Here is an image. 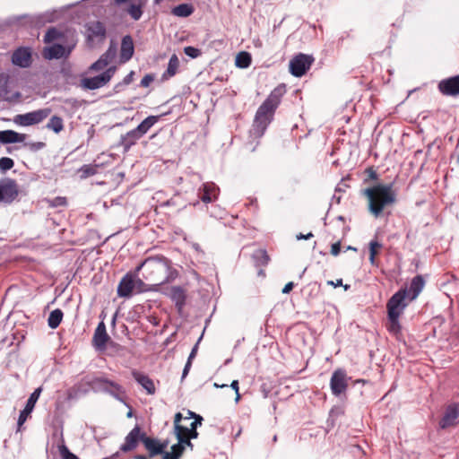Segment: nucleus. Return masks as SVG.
Returning <instances> with one entry per match:
<instances>
[{"label":"nucleus","mask_w":459,"mask_h":459,"mask_svg":"<svg viewBox=\"0 0 459 459\" xmlns=\"http://www.w3.org/2000/svg\"><path fill=\"white\" fill-rule=\"evenodd\" d=\"M175 435L177 437V439L179 440V437H190V430L189 428L182 426V425H177V428L174 429Z\"/></svg>","instance_id":"de8ad7c7"},{"label":"nucleus","mask_w":459,"mask_h":459,"mask_svg":"<svg viewBox=\"0 0 459 459\" xmlns=\"http://www.w3.org/2000/svg\"><path fill=\"white\" fill-rule=\"evenodd\" d=\"M57 449L62 459H79L74 454H73L65 443L63 434L60 435L59 441L57 443Z\"/></svg>","instance_id":"e433bc0d"},{"label":"nucleus","mask_w":459,"mask_h":459,"mask_svg":"<svg viewBox=\"0 0 459 459\" xmlns=\"http://www.w3.org/2000/svg\"><path fill=\"white\" fill-rule=\"evenodd\" d=\"M368 178L372 180H377L378 178L377 173L373 169H368Z\"/></svg>","instance_id":"680f3d73"},{"label":"nucleus","mask_w":459,"mask_h":459,"mask_svg":"<svg viewBox=\"0 0 459 459\" xmlns=\"http://www.w3.org/2000/svg\"><path fill=\"white\" fill-rule=\"evenodd\" d=\"M64 313L60 308H56L50 312L48 318V325L49 328L56 329L62 322Z\"/></svg>","instance_id":"72a5a7b5"},{"label":"nucleus","mask_w":459,"mask_h":459,"mask_svg":"<svg viewBox=\"0 0 459 459\" xmlns=\"http://www.w3.org/2000/svg\"><path fill=\"white\" fill-rule=\"evenodd\" d=\"M143 444L150 457H154L162 454V446L160 445V440L158 438L145 435L143 439Z\"/></svg>","instance_id":"393cba45"},{"label":"nucleus","mask_w":459,"mask_h":459,"mask_svg":"<svg viewBox=\"0 0 459 459\" xmlns=\"http://www.w3.org/2000/svg\"><path fill=\"white\" fill-rule=\"evenodd\" d=\"M191 366H192V362L186 361V363L184 367L183 372H182V377H181L182 379H184L188 375Z\"/></svg>","instance_id":"13d9d810"},{"label":"nucleus","mask_w":459,"mask_h":459,"mask_svg":"<svg viewBox=\"0 0 459 459\" xmlns=\"http://www.w3.org/2000/svg\"><path fill=\"white\" fill-rule=\"evenodd\" d=\"M41 392H42V387L39 386V387L36 388L30 394L29 399L27 400L24 409L20 411V414L18 417V421H17V431L22 430V425L27 420V418L30 416V414L32 412V411L35 407V404L39 398Z\"/></svg>","instance_id":"9d476101"},{"label":"nucleus","mask_w":459,"mask_h":459,"mask_svg":"<svg viewBox=\"0 0 459 459\" xmlns=\"http://www.w3.org/2000/svg\"><path fill=\"white\" fill-rule=\"evenodd\" d=\"M327 284H329V285H333V287L342 286V279H339V280H336V281H327Z\"/></svg>","instance_id":"0e129e2a"},{"label":"nucleus","mask_w":459,"mask_h":459,"mask_svg":"<svg viewBox=\"0 0 459 459\" xmlns=\"http://www.w3.org/2000/svg\"><path fill=\"white\" fill-rule=\"evenodd\" d=\"M88 39L92 40L94 39H103L106 36V28L100 22H94L87 26Z\"/></svg>","instance_id":"bb28decb"},{"label":"nucleus","mask_w":459,"mask_h":459,"mask_svg":"<svg viewBox=\"0 0 459 459\" xmlns=\"http://www.w3.org/2000/svg\"><path fill=\"white\" fill-rule=\"evenodd\" d=\"M140 139V135L135 133L134 129H132L126 134H121L119 142L117 143V146L122 147L123 152L126 153L134 145L137 143Z\"/></svg>","instance_id":"412c9836"},{"label":"nucleus","mask_w":459,"mask_h":459,"mask_svg":"<svg viewBox=\"0 0 459 459\" xmlns=\"http://www.w3.org/2000/svg\"><path fill=\"white\" fill-rule=\"evenodd\" d=\"M313 237V234L311 232L304 235L302 233L297 235V239L300 240V239H309L310 238Z\"/></svg>","instance_id":"e2e57ef3"},{"label":"nucleus","mask_w":459,"mask_h":459,"mask_svg":"<svg viewBox=\"0 0 459 459\" xmlns=\"http://www.w3.org/2000/svg\"><path fill=\"white\" fill-rule=\"evenodd\" d=\"M123 86H125V84L123 83V81L118 82L117 84L115 85V88H114L115 91L116 92L120 91Z\"/></svg>","instance_id":"774afa93"},{"label":"nucleus","mask_w":459,"mask_h":459,"mask_svg":"<svg viewBox=\"0 0 459 459\" xmlns=\"http://www.w3.org/2000/svg\"><path fill=\"white\" fill-rule=\"evenodd\" d=\"M51 113L49 108L37 109L25 114H19L13 117V122L22 126H30L45 120Z\"/></svg>","instance_id":"20e7f679"},{"label":"nucleus","mask_w":459,"mask_h":459,"mask_svg":"<svg viewBox=\"0 0 459 459\" xmlns=\"http://www.w3.org/2000/svg\"><path fill=\"white\" fill-rule=\"evenodd\" d=\"M406 298H408L406 288L400 289L396 291L387 301V314L401 316L408 305Z\"/></svg>","instance_id":"0eeeda50"},{"label":"nucleus","mask_w":459,"mask_h":459,"mask_svg":"<svg viewBox=\"0 0 459 459\" xmlns=\"http://www.w3.org/2000/svg\"><path fill=\"white\" fill-rule=\"evenodd\" d=\"M71 50V48H66L61 44H53L44 48L43 56L48 60L60 59L68 56Z\"/></svg>","instance_id":"a211bd4d"},{"label":"nucleus","mask_w":459,"mask_h":459,"mask_svg":"<svg viewBox=\"0 0 459 459\" xmlns=\"http://www.w3.org/2000/svg\"><path fill=\"white\" fill-rule=\"evenodd\" d=\"M185 452V447L178 441L171 446V451L164 453L163 459H178Z\"/></svg>","instance_id":"58836bf2"},{"label":"nucleus","mask_w":459,"mask_h":459,"mask_svg":"<svg viewBox=\"0 0 459 459\" xmlns=\"http://www.w3.org/2000/svg\"><path fill=\"white\" fill-rule=\"evenodd\" d=\"M426 281L422 275L418 274L414 276L410 283L409 290H407V297L410 301L418 298L425 286Z\"/></svg>","instance_id":"aec40b11"},{"label":"nucleus","mask_w":459,"mask_h":459,"mask_svg":"<svg viewBox=\"0 0 459 459\" xmlns=\"http://www.w3.org/2000/svg\"><path fill=\"white\" fill-rule=\"evenodd\" d=\"M116 48L112 46H110L105 53H103L100 57L104 59L105 62L108 65L112 60L116 57Z\"/></svg>","instance_id":"49530a36"},{"label":"nucleus","mask_w":459,"mask_h":459,"mask_svg":"<svg viewBox=\"0 0 459 459\" xmlns=\"http://www.w3.org/2000/svg\"><path fill=\"white\" fill-rule=\"evenodd\" d=\"M168 295L172 300V302L175 304L178 312L180 314L186 305V290L180 286H172Z\"/></svg>","instance_id":"6ab92c4d"},{"label":"nucleus","mask_w":459,"mask_h":459,"mask_svg":"<svg viewBox=\"0 0 459 459\" xmlns=\"http://www.w3.org/2000/svg\"><path fill=\"white\" fill-rule=\"evenodd\" d=\"M195 9L191 4H180L171 9L174 16L186 18L194 13Z\"/></svg>","instance_id":"2f4dec72"},{"label":"nucleus","mask_w":459,"mask_h":459,"mask_svg":"<svg viewBox=\"0 0 459 459\" xmlns=\"http://www.w3.org/2000/svg\"><path fill=\"white\" fill-rule=\"evenodd\" d=\"M111 380L105 377H90L86 376L82 378L80 382V385H86L88 388L84 390V392L89 389L92 390L95 393L102 392L108 387V384Z\"/></svg>","instance_id":"4468645a"},{"label":"nucleus","mask_w":459,"mask_h":459,"mask_svg":"<svg viewBox=\"0 0 459 459\" xmlns=\"http://www.w3.org/2000/svg\"><path fill=\"white\" fill-rule=\"evenodd\" d=\"M252 260L256 267L264 266L269 262V255L264 249H257L252 255Z\"/></svg>","instance_id":"473e14b6"},{"label":"nucleus","mask_w":459,"mask_h":459,"mask_svg":"<svg viewBox=\"0 0 459 459\" xmlns=\"http://www.w3.org/2000/svg\"><path fill=\"white\" fill-rule=\"evenodd\" d=\"M293 287L294 283L292 281H290L283 287L281 291L283 294H288L292 290Z\"/></svg>","instance_id":"bf43d9fd"},{"label":"nucleus","mask_w":459,"mask_h":459,"mask_svg":"<svg viewBox=\"0 0 459 459\" xmlns=\"http://www.w3.org/2000/svg\"><path fill=\"white\" fill-rule=\"evenodd\" d=\"M201 339H202V336L198 339L197 342L193 347V349L188 356L187 361L192 362L193 359L195 357L197 350H198V344H199V342L201 341Z\"/></svg>","instance_id":"6e6d98bb"},{"label":"nucleus","mask_w":459,"mask_h":459,"mask_svg":"<svg viewBox=\"0 0 459 459\" xmlns=\"http://www.w3.org/2000/svg\"><path fill=\"white\" fill-rule=\"evenodd\" d=\"M459 418V403L449 404L445 411V413L439 420V427L446 429L455 426L458 422Z\"/></svg>","instance_id":"ddd939ff"},{"label":"nucleus","mask_w":459,"mask_h":459,"mask_svg":"<svg viewBox=\"0 0 459 459\" xmlns=\"http://www.w3.org/2000/svg\"><path fill=\"white\" fill-rule=\"evenodd\" d=\"M230 387L235 390L236 394H238V380H233L232 383L230 384Z\"/></svg>","instance_id":"338daca9"},{"label":"nucleus","mask_w":459,"mask_h":459,"mask_svg":"<svg viewBox=\"0 0 459 459\" xmlns=\"http://www.w3.org/2000/svg\"><path fill=\"white\" fill-rule=\"evenodd\" d=\"M108 65L100 56L90 66L89 70L93 72H99L105 69Z\"/></svg>","instance_id":"09e8293b"},{"label":"nucleus","mask_w":459,"mask_h":459,"mask_svg":"<svg viewBox=\"0 0 459 459\" xmlns=\"http://www.w3.org/2000/svg\"><path fill=\"white\" fill-rule=\"evenodd\" d=\"M170 268L169 260L163 255L146 258L138 267L137 271L143 269V277L154 285H160L167 280V273Z\"/></svg>","instance_id":"7ed1b4c3"},{"label":"nucleus","mask_w":459,"mask_h":459,"mask_svg":"<svg viewBox=\"0 0 459 459\" xmlns=\"http://www.w3.org/2000/svg\"><path fill=\"white\" fill-rule=\"evenodd\" d=\"M63 33L58 30L57 29L52 27V28H49L45 36H44V42L46 43H51L56 39H60L63 38Z\"/></svg>","instance_id":"a19ab883"},{"label":"nucleus","mask_w":459,"mask_h":459,"mask_svg":"<svg viewBox=\"0 0 459 459\" xmlns=\"http://www.w3.org/2000/svg\"><path fill=\"white\" fill-rule=\"evenodd\" d=\"M128 13L134 21H138L143 14L141 5L132 4L128 8Z\"/></svg>","instance_id":"79ce46f5"},{"label":"nucleus","mask_w":459,"mask_h":459,"mask_svg":"<svg viewBox=\"0 0 459 459\" xmlns=\"http://www.w3.org/2000/svg\"><path fill=\"white\" fill-rule=\"evenodd\" d=\"M48 203L50 207L54 208L67 205V200L64 196H56L53 199L48 200Z\"/></svg>","instance_id":"a18cd8bd"},{"label":"nucleus","mask_w":459,"mask_h":459,"mask_svg":"<svg viewBox=\"0 0 459 459\" xmlns=\"http://www.w3.org/2000/svg\"><path fill=\"white\" fill-rule=\"evenodd\" d=\"M330 387L333 395L339 396L344 393L348 387L347 374L343 369H336L331 377Z\"/></svg>","instance_id":"9b49d317"},{"label":"nucleus","mask_w":459,"mask_h":459,"mask_svg":"<svg viewBox=\"0 0 459 459\" xmlns=\"http://www.w3.org/2000/svg\"><path fill=\"white\" fill-rule=\"evenodd\" d=\"M183 419V415L180 412H178L175 414L174 417V429L177 428V425H180L179 422Z\"/></svg>","instance_id":"052dcab7"},{"label":"nucleus","mask_w":459,"mask_h":459,"mask_svg":"<svg viewBox=\"0 0 459 459\" xmlns=\"http://www.w3.org/2000/svg\"><path fill=\"white\" fill-rule=\"evenodd\" d=\"M251 55L248 52L242 51L236 56L235 64L238 68H247L251 65Z\"/></svg>","instance_id":"ea45409f"},{"label":"nucleus","mask_w":459,"mask_h":459,"mask_svg":"<svg viewBox=\"0 0 459 459\" xmlns=\"http://www.w3.org/2000/svg\"><path fill=\"white\" fill-rule=\"evenodd\" d=\"M400 316L387 314L388 325L387 330L390 333L397 335L401 333V324L399 321Z\"/></svg>","instance_id":"c9c22d12"},{"label":"nucleus","mask_w":459,"mask_h":459,"mask_svg":"<svg viewBox=\"0 0 459 459\" xmlns=\"http://www.w3.org/2000/svg\"><path fill=\"white\" fill-rule=\"evenodd\" d=\"M153 80L154 76L151 74H147L141 80L140 85L144 88L149 87L150 84L153 82Z\"/></svg>","instance_id":"3c124183"},{"label":"nucleus","mask_w":459,"mask_h":459,"mask_svg":"<svg viewBox=\"0 0 459 459\" xmlns=\"http://www.w3.org/2000/svg\"><path fill=\"white\" fill-rule=\"evenodd\" d=\"M381 247H382V245L376 240H371L369 242V247H372L374 249L379 248Z\"/></svg>","instance_id":"69168bd1"},{"label":"nucleus","mask_w":459,"mask_h":459,"mask_svg":"<svg viewBox=\"0 0 459 459\" xmlns=\"http://www.w3.org/2000/svg\"><path fill=\"white\" fill-rule=\"evenodd\" d=\"M19 19H26L29 20V22L31 24H34L36 26L43 25L47 22H52L54 21V15L53 13H41L35 16H30V15H22L19 17Z\"/></svg>","instance_id":"c85d7f7f"},{"label":"nucleus","mask_w":459,"mask_h":459,"mask_svg":"<svg viewBox=\"0 0 459 459\" xmlns=\"http://www.w3.org/2000/svg\"><path fill=\"white\" fill-rule=\"evenodd\" d=\"M178 66H179V60H178L177 55L173 54L169 60L167 69L164 71V73L161 75L162 81H167V80L170 79L171 77H173L176 74Z\"/></svg>","instance_id":"c756f323"},{"label":"nucleus","mask_w":459,"mask_h":459,"mask_svg":"<svg viewBox=\"0 0 459 459\" xmlns=\"http://www.w3.org/2000/svg\"><path fill=\"white\" fill-rule=\"evenodd\" d=\"M134 71H131L128 74H126L124 79H123V83L125 85H128L130 84L133 80H134Z\"/></svg>","instance_id":"4d7b16f0"},{"label":"nucleus","mask_w":459,"mask_h":459,"mask_svg":"<svg viewBox=\"0 0 459 459\" xmlns=\"http://www.w3.org/2000/svg\"><path fill=\"white\" fill-rule=\"evenodd\" d=\"M160 118V116H149L144 118L135 128H134V130L142 138L157 122H159Z\"/></svg>","instance_id":"cd10ccee"},{"label":"nucleus","mask_w":459,"mask_h":459,"mask_svg":"<svg viewBox=\"0 0 459 459\" xmlns=\"http://www.w3.org/2000/svg\"><path fill=\"white\" fill-rule=\"evenodd\" d=\"M99 166L96 164H84L77 169L81 179H86L98 172Z\"/></svg>","instance_id":"f704fd0d"},{"label":"nucleus","mask_w":459,"mask_h":459,"mask_svg":"<svg viewBox=\"0 0 459 459\" xmlns=\"http://www.w3.org/2000/svg\"><path fill=\"white\" fill-rule=\"evenodd\" d=\"M438 91L445 96L459 95V74L443 79L437 85Z\"/></svg>","instance_id":"2eb2a0df"},{"label":"nucleus","mask_w":459,"mask_h":459,"mask_svg":"<svg viewBox=\"0 0 459 459\" xmlns=\"http://www.w3.org/2000/svg\"><path fill=\"white\" fill-rule=\"evenodd\" d=\"M13 65L27 68L31 64V52L29 48H18L12 56Z\"/></svg>","instance_id":"f3484780"},{"label":"nucleus","mask_w":459,"mask_h":459,"mask_svg":"<svg viewBox=\"0 0 459 459\" xmlns=\"http://www.w3.org/2000/svg\"><path fill=\"white\" fill-rule=\"evenodd\" d=\"M134 41L130 35H126L122 38L120 56L123 62L130 60L134 55Z\"/></svg>","instance_id":"b1692460"},{"label":"nucleus","mask_w":459,"mask_h":459,"mask_svg":"<svg viewBox=\"0 0 459 459\" xmlns=\"http://www.w3.org/2000/svg\"><path fill=\"white\" fill-rule=\"evenodd\" d=\"M18 195V185L14 179L6 178L0 184V203L12 204Z\"/></svg>","instance_id":"1a4fd4ad"},{"label":"nucleus","mask_w":459,"mask_h":459,"mask_svg":"<svg viewBox=\"0 0 459 459\" xmlns=\"http://www.w3.org/2000/svg\"><path fill=\"white\" fill-rule=\"evenodd\" d=\"M184 53L191 58H196L201 55V50L197 48L188 46L184 48Z\"/></svg>","instance_id":"8fccbe9b"},{"label":"nucleus","mask_w":459,"mask_h":459,"mask_svg":"<svg viewBox=\"0 0 459 459\" xmlns=\"http://www.w3.org/2000/svg\"><path fill=\"white\" fill-rule=\"evenodd\" d=\"M285 93V85H278L257 108L253 123L255 135L262 136L264 134L267 126L273 121L275 110L279 107L281 98Z\"/></svg>","instance_id":"f257e3e1"},{"label":"nucleus","mask_w":459,"mask_h":459,"mask_svg":"<svg viewBox=\"0 0 459 459\" xmlns=\"http://www.w3.org/2000/svg\"><path fill=\"white\" fill-rule=\"evenodd\" d=\"M191 439H194L190 437H179V440H178L185 448L189 447L190 450L194 449V444L191 442Z\"/></svg>","instance_id":"603ef678"},{"label":"nucleus","mask_w":459,"mask_h":459,"mask_svg":"<svg viewBox=\"0 0 459 459\" xmlns=\"http://www.w3.org/2000/svg\"><path fill=\"white\" fill-rule=\"evenodd\" d=\"M314 57L299 53L290 61V73L295 77H301L310 68Z\"/></svg>","instance_id":"423d86ee"},{"label":"nucleus","mask_w":459,"mask_h":459,"mask_svg":"<svg viewBox=\"0 0 459 459\" xmlns=\"http://www.w3.org/2000/svg\"><path fill=\"white\" fill-rule=\"evenodd\" d=\"M219 194L220 188L213 182L204 183L197 192L199 199L204 204L216 201Z\"/></svg>","instance_id":"f8f14e48"},{"label":"nucleus","mask_w":459,"mask_h":459,"mask_svg":"<svg viewBox=\"0 0 459 459\" xmlns=\"http://www.w3.org/2000/svg\"><path fill=\"white\" fill-rule=\"evenodd\" d=\"M117 71L116 66L107 68L102 74L93 76L86 77L81 80V86L86 90H97L109 82Z\"/></svg>","instance_id":"39448f33"},{"label":"nucleus","mask_w":459,"mask_h":459,"mask_svg":"<svg viewBox=\"0 0 459 459\" xmlns=\"http://www.w3.org/2000/svg\"><path fill=\"white\" fill-rule=\"evenodd\" d=\"M26 139V134L17 133L13 130L0 131L1 143H22Z\"/></svg>","instance_id":"a878e982"},{"label":"nucleus","mask_w":459,"mask_h":459,"mask_svg":"<svg viewBox=\"0 0 459 459\" xmlns=\"http://www.w3.org/2000/svg\"><path fill=\"white\" fill-rule=\"evenodd\" d=\"M104 393L110 394L112 397L120 402L124 401V397L126 394L123 386L112 380L109 382L108 387H107L106 390H104Z\"/></svg>","instance_id":"7c9ffc66"},{"label":"nucleus","mask_w":459,"mask_h":459,"mask_svg":"<svg viewBox=\"0 0 459 459\" xmlns=\"http://www.w3.org/2000/svg\"><path fill=\"white\" fill-rule=\"evenodd\" d=\"M393 186L394 183L377 184L363 190V195L368 200V211L375 217H379L385 207L393 205L396 202V195Z\"/></svg>","instance_id":"f03ea898"},{"label":"nucleus","mask_w":459,"mask_h":459,"mask_svg":"<svg viewBox=\"0 0 459 459\" xmlns=\"http://www.w3.org/2000/svg\"><path fill=\"white\" fill-rule=\"evenodd\" d=\"M14 161L9 157H3L0 159V170L5 173L7 170L13 169Z\"/></svg>","instance_id":"c03bdc74"},{"label":"nucleus","mask_w":459,"mask_h":459,"mask_svg":"<svg viewBox=\"0 0 459 459\" xmlns=\"http://www.w3.org/2000/svg\"><path fill=\"white\" fill-rule=\"evenodd\" d=\"M134 288V281L131 274L126 273L119 281L117 286V296L120 298H127L131 296Z\"/></svg>","instance_id":"5701e85b"},{"label":"nucleus","mask_w":459,"mask_h":459,"mask_svg":"<svg viewBox=\"0 0 459 459\" xmlns=\"http://www.w3.org/2000/svg\"><path fill=\"white\" fill-rule=\"evenodd\" d=\"M132 376L134 379L147 392L148 394H154L156 392V387L154 382L149 376L137 371L133 370Z\"/></svg>","instance_id":"4be33fe9"},{"label":"nucleus","mask_w":459,"mask_h":459,"mask_svg":"<svg viewBox=\"0 0 459 459\" xmlns=\"http://www.w3.org/2000/svg\"><path fill=\"white\" fill-rule=\"evenodd\" d=\"M27 145L30 147V149L31 151L36 152V151H39V150H41L42 148H44L45 143L42 142H36V143H28Z\"/></svg>","instance_id":"5fc2aeb1"},{"label":"nucleus","mask_w":459,"mask_h":459,"mask_svg":"<svg viewBox=\"0 0 459 459\" xmlns=\"http://www.w3.org/2000/svg\"><path fill=\"white\" fill-rule=\"evenodd\" d=\"M145 435L146 433L143 432L141 427L136 424L126 436L124 443L120 446V451L127 453L134 450L138 446L139 442L143 443Z\"/></svg>","instance_id":"6e6552de"},{"label":"nucleus","mask_w":459,"mask_h":459,"mask_svg":"<svg viewBox=\"0 0 459 459\" xmlns=\"http://www.w3.org/2000/svg\"><path fill=\"white\" fill-rule=\"evenodd\" d=\"M203 417L202 416H196L195 420L190 424V437L197 438L198 432H197V427L202 425Z\"/></svg>","instance_id":"37998d69"},{"label":"nucleus","mask_w":459,"mask_h":459,"mask_svg":"<svg viewBox=\"0 0 459 459\" xmlns=\"http://www.w3.org/2000/svg\"><path fill=\"white\" fill-rule=\"evenodd\" d=\"M341 252V241H337L331 246V254L337 256Z\"/></svg>","instance_id":"864d4df0"},{"label":"nucleus","mask_w":459,"mask_h":459,"mask_svg":"<svg viewBox=\"0 0 459 459\" xmlns=\"http://www.w3.org/2000/svg\"><path fill=\"white\" fill-rule=\"evenodd\" d=\"M46 127L48 130H52L54 133L58 134L64 129V121L62 117L58 116H53L50 117Z\"/></svg>","instance_id":"4c0bfd02"},{"label":"nucleus","mask_w":459,"mask_h":459,"mask_svg":"<svg viewBox=\"0 0 459 459\" xmlns=\"http://www.w3.org/2000/svg\"><path fill=\"white\" fill-rule=\"evenodd\" d=\"M108 340L109 336L107 333L106 325L103 321H101L97 325L92 337L93 346L98 351H104L107 348Z\"/></svg>","instance_id":"dca6fc26"}]
</instances>
